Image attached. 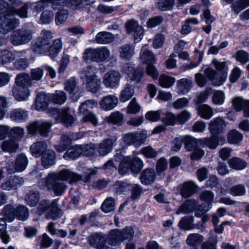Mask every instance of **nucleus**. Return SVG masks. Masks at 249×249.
I'll return each mask as SVG.
<instances>
[{"mask_svg": "<svg viewBox=\"0 0 249 249\" xmlns=\"http://www.w3.org/2000/svg\"><path fill=\"white\" fill-rule=\"evenodd\" d=\"M79 112L81 114L85 115V118L87 121L93 122L95 120V115L90 110L87 106L82 108L81 105L79 107Z\"/></svg>", "mask_w": 249, "mask_h": 249, "instance_id": "obj_63", "label": "nucleus"}, {"mask_svg": "<svg viewBox=\"0 0 249 249\" xmlns=\"http://www.w3.org/2000/svg\"><path fill=\"white\" fill-rule=\"evenodd\" d=\"M48 113L67 127L71 126L74 122L73 117L70 114V108L69 107H65L61 109L56 108H49Z\"/></svg>", "mask_w": 249, "mask_h": 249, "instance_id": "obj_9", "label": "nucleus"}, {"mask_svg": "<svg viewBox=\"0 0 249 249\" xmlns=\"http://www.w3.org/2000/svg\"><path fill=\"white\" fill-rule=\"evenodd\" d=\"M198 142L199 140L188 135V151H193L190 156H204L205 151L202 149L204 146L199 145Z\"/></svg>", "mask_w": 249, "mask_h": 249, "instance_id": "obj_23", "label": "nucleus"}, {"mask_svg": "<svg viewBox=\"0 0 249 249\" xmlns=\"http://www.w3.org/2000/svg\"><path fill=\"white\" fill-rule=\"evenodd\" d=\"M68 17V12L66 10L62 9L55 14V21L57 25H62L66 21Z\"/></svg>", "mask_w": 249, "mask_h": 249, "instance_id": "obj_58", "label": "nucleus"}, {"mask_svg": "<svg viewBox=\"0 0 249 249\" xmlns=\"http://www.w3.org/2000/svg\"><path fill=\"white\" fill-rule=\"evenodd\" d=\"M123 71L127 75V80L140 83L144 74V70L140 67L135 68L131 63H126L123 67Z\"/></svg>", "mask_w": 249, "mask_h": 249, "instance_id": "obj_11", "label": "nucleus"}, {"mask_svg": "<svg viewBox=\"0 0 249 249\" xmlns=\"http://www.w3.org/2000/svg\"><path fill=\"white\" fill-rule=\"evenodd\" d=\"M142 167L143 162L138 157H124L119 164V173L124 175L130 170L133 173L138 174Z\"/></svg>", "mask_w": 249, "mask_h": 249, "instance_id": "obj_7", "label": "nucleus"}, {"mask_svg": "<svg viewBox=\"0 0 249 249\" xmlns=\"http://www.w3.org/2000/svg\"><path fill=\"white\" fill-rule=\"evenodd\" d=\"M24 129L19 126L10 129L9 137L15 142L18 141L24 137Z\"/></svg>", "mask_w": 249, "mask_h": 249, "instance_id": "obj_45", "label": "nucleus"}, {"mask_svg": "<svg viewBox=\"0 0 249 249\" xmlns=\"http://www.w3.org/2000/svg\"><path fill=\"white\" fill-rule=\"evenodd\" d=\"M127 33L132 34L135 42H139L143 36V30L138 22L134 20H130L125 24Z\"/></svg>", "mask_w": 249, "mask_h": 249, "instance_id": "obj_16", "label": "nucleus"}, {"mask_svg": "<svg viewBox=\"0 0 249 249\" xmlns=\"http://www.w3.org/2000/svg\"><path fill=\"white\" fill-rule=\"evenodd\" d=\"M175 82L174 77L161 75L159 78V83L161 87L164 88H168L171 87Z\"/></svg>", "mask_w": 249, "mask_h": 249, "instance_id": "obj_57", "label": "nucleus"}, {"mask_svg": "<svg viewBox=\"0 0 249 249\" xmlns=\"http://www.w3.org/2000/svg\"><path fill=\"white\" fill-rule=\"evenodd\" d=\"M110 55L109 51L105 47L96 49H87L84 52L83 57L87 63L91 61L101 62L107 59Z\"/></svg>", "mask_w": 249, "mask_h": 249, "instance_id": "obj_8", "label": "nucleus"}, {"mask_svg": "<svg viewBox=\"0 0 249 249\" xmlns=\"http://www.w3.org/2000/svg\"><path fill=\"white\" fill-rule=\"evenodd\" d=\"M15 210L13 206L8 204L4 206L2 210L3 218L8 222H11L15 219Z\"/></svg>", "mask_w": 249, "mask_h": 249, "instance_id": "obj_53", "label": "nucleus"}, {"mask_svg": "<svg viewBox=\"0 0 249 249\" xmlns=\"http://www.w3.org/2000/svg\"><path fill=\"white\" fill-rule=\"evenodd\" d=\"M51 95L52 101L55 104L62 105L67 100L66 94L62 90H57L54 94Z\"/></svg>", "mask_w": 249, "mask_h": 249, "instance_id": "obj_54", "label": "nucleus"}, {"mask_svg": "<svg viewBox=\"0 0 249 249\" xmlns=\"http://www.w3.org/2000/svg\"><path fill=\"white\" fill-rule=\"evenodd\" d=\"M175 0H157L156 5L157 8L162 11L172 9Z\"/></svg>", "mask_w": 249, "mask_h": 249, "instance_id": "obj_51", "label": "nucleus"}, {"mask_svg": "<svg viewBox=\"0 0 249 249\" xmlns=\"http://www.w3.org/2000/svg\"><path fill=\"white\" fill-rule=\"evenodd\" d=\"M168 164L167 160L164 158H161L158 160L156 169L158 176H160L163 172L167 169Z\"/></svg>", "mask_w": 249, "mask_h": 249, "instance_id": "obj_62", "label": "nucleus"}, {"mask_svg": "<svg viewBox=\"0 0 249 249\" xmlns=\"http://www.w3.org/2000/svg\"><path fill=\"white\" fill-rule=\"evenodd\" d=\"M226 142V138L223 136H217L211 134V136L208 138L199 139V144L200 146H204L211 149H215L220 144H223Z\"/></svg>", "mask_w": 249, "mask_h": 249, "instance_id": "obj_15", "label": "nucleus"}, {"mask_svg": "<svg viewBox=\"0 0 249 249\" xmlns=\"http://www.w3.org/2000/svg\"><path fill=\"white\" fill-rule=\"evenodd\" d=\"M123 241L122 232L118 229L111 231L107 235V241L111 246L120 244Z\"/></svg>", "mask_w": 249, "mask_h": 249, "instance_id": "obj_33", "label": "nucleus"}, {"mask_svg": "<svg viewBox=\"0 0 249 249\" xmlns=\"http://www.w3.org/2000/svg\"><path fill=\"white\" fill-rule=\"evenodd\" d=\"M186 42L182 40H179L174 47V52L178 53L180 59L184 60L187 59V52L183 50L185 48Z\"/></svg>", "mask_w": 249, "mask_h": 249, "instance_id": "obj_46", "label": "nucleus"}, {"mask_svg": "<svg viewBox=\"0 0 249 249\" xmlns=\"http://www.w3.org/2000/svg\"><path fill=\"white\" fill-rule=\"evenodd\" d=\"M228 164L231 168L236 170H243L247 165V162L245 160L237 157H232L229 160Z\"/></svg>", "mask_w": 249, "mask_h": 249, "instance_id": "obj_38", "label": "nucleus"}, {"mask_svg": "<svg viewBox=\"0 0 249 249\" xmlns=\"http://www.w3.org/2000/svg\"><path fill=\"white\" fill-rule=\"evenodd\" d=\"M47 144L44 142H37L30 146L32 155L36 156H55V153L51 149H47Z\"/></svg>", "mask_w": 249, "mask_h": 249, "instance_id": "obj_17", "label": "nucleus"}, {"mask_svg": "<svg viewBox=\"0 0 249 249\" xmlns=\"http://www.w3.org/2000/svg\"><path fill=\"white\" fill-rule=\"evenodd\" d=\"M40 196L37 191H30L28 193L25 200L30 206L34 207L37 205Z\"/></svg>", "mask_w": 249, "mask_h": 249, "instance_id": "obj_50", "label": "nucleus"}, {"mask_svg": "<svg viewBox=\"0 0 249 249\" xmlns=\"http://www.w3.org/2000/svg\"><path fill=\"white\" fill-rule=\"evenodd\" d=\"M15 59L12 52L4 50L0 51V64H5L11 62Z\"/></svg>", "mask_w": 249, "mask_h": 249, "instance_id": "obj_52", "label": "nucleus"}, {"mask_svg": "<svg viewBox=\"0 0 249 249\" xmlns=\"http://www.w3.org/2000/svg\"><path fill=\"white\" fill-rule=\"evenodd\" d=\"M187 120V111L183 110L180 114L176 116L173 113L167 112L163 121L167 125H174L177 123L179 124H184Z\"/></svg>", "mask_w": 249, "mask_h": 249, "instance_id": "obj_19", "label": "nucleus"}, {"mask_svg": "<svg viewBox=\"0 0 249 249\" xmlns=\"http://www.w3.org/2000/svg\"><path fill=\"white\" fill-rule=\"evenodd\" d=\"M77 139V138L73 132H70L63 134L61 136L60 143L55 146V149L59 153L63 152L68 148L72 141H75Z\"/></svg>", "mask_w": 249, "mask_h": 249, "instance_id": "obj_25", "label": "nucleus"}, {"mask_svg": "<svg viewBox=\"0 0 249 249\" xmlns=\"http://www.w3.org/2000/svg\"><path fill=\"white\" fill-rule=\"evenodd\" d=\"M212 63L216 70L207 68L204 71L205 75L200 73L196 74V81L199 87H204L208 80L211 81L212 84L215 87L220 86L226 81L228 70L226 62H219L214 58Z\"/></svg>", "mask_w": 249, "mask_h": 249, "instance_id": "obj_2", "label": "nucleus"}, {"mask_svg": "<svg viewBox=\"0 0 249 249\" xmlns=\"http://www.w3.org/2000/svg\"><path fill=\"white\" fill-rule=\"evenodd\" d=\"M89 245L97 249H109L106 245V240L103 235L96 233L91 235L89 238Z\"/></svg>", "mask_w": 249, "mask_h": 249, "instance_id": "obj_26", "label": "nucleus"}, {"mask_svg": "<svg viewBox=\"0 0 249 249\" xmlns=\"http://www.w3.org/2000/svg\"><path fill=\"white\" fill-rule=\"evenodd\" d=\"M96 71V68L95 67L89 65L83 68L80 71V78L84 82L87 79H91L92 77H97V76L95 75Z\"/></svg>", "mask_w": 249, "mask_h": 249, "instance_id": "obj_40", "label": "nucleus"}, {"mask_svg": "<svg viewBox=\"0 0 249 249\" xmlns=\"http://www.w3.org/2000/svg\"><path fill=\"white\" fill-rule=\"evenodd\" d=\"M68 0H41L36 5L37 10L41 11L45 8V3H51L53 9H60L61 7L67 4Z\"/></svg>", "mask_w": 249, "mask_h": 249, "instance_id": "obj_31", "label": "nucleus"}, {"mask_svg": "<svg viewBox=\"0 0 249 249\" xmlns=\"http://www.w3.org/2000/svg\"><path fill=\"white\" fill-rule=\"evenodd\" d=\"M141 59L143 63L147 64L146 72L148 75H151L153 79H157L159 73L153 64L155 62V56L153 53L149 50L142 49L141 52Z\"/></svg>", "mask_w": 249, "mask_h": 249, "instance_id": "obj_10", "label": "nucleus"}, {"mask_svg": "<svg viewBox=\"0 0 249 249\" xmlns=\"http://www.w3.org/2000/svg\"><path fill=\"white\" fill-rule=\"evenodd\" d=\"M52 124L49 122L38 121L30 124L27 127L29 134L35 135L37 132L42 137H46L50 131Z\"/></svg>", "mask_w": 249, "mask_h": 249, "instance_id": "obj_12", "label": "nucleus"}, {"mask_svg": "<svg viewBox=\"0 0 249 249\" xmlns=\"http://www.w3.org/2000/svg\"><path fill=\"white\" fill-rule=\"evenodd\" d=\"M147 136L145 130H140L125 134L124 137V141L127 144L140 146L144 143Z\"/></svg>", "mask_w": 249, "mask_h": 249, "instance_id": "obj_13", "label": "nucleus"}, {"mask_svg": "<svg viewBox=\"0 0 249 249\" xmlns=\"http://www.w3.org/2000/svg\"><path fill=\"white\" fill-rule=\"evenodd\" d=\"M23 182L24 180L22 178L16 176H11L1 183L0 188L7 191L15 190L22 185Z\"/></svg>", "mask_w": 249, "mask_h": 249, "instance_id": "obj_24", "label": "nucleus"}, {"mask_svg": "<svg viewBox=\"0 0 249 249\" xmlns=\"http://www.w3.org/2000/svg\"><path fill=\"white\" fill-rule=\"evenodd\" d=\"M114 188L116 193L125 194L130 190L131 185L127 181H117L114 185Z\"/></svg>", "mask_w": 249, "mask_h": 249, "instance_id": "obj_48", "label": "nucleus"}, {"mask_svg": "<svg viewBox=\"0 0 249 249\" xmlns=\"http://www.w3.org/2000/svg\"><path fill=\"white\" fill-rule=\"evenodd\" d=\"M62 215V211L58 208L57 200L56 199L53 200L52 205L46 214V218L56 220Z\"/></svg>", "mask_w": 249, "mask_h": 249, "instance_id": "obj_34", "label": "nucleus"}, {"mask_svg": "<svg viewBox=\"0 0 249 249\" xmlns=\"http://www.w3.org/2000/svg\"><path fill=\"white\" fill-rule=\"evenodd\" d=\"M95 149L89 145H75L69 148L63 156H94Z\"/></svg>", "mask_w": 249, "mask_h": 249, "instance_id": "obj_14", "label": "nucleus"}, {"mask_svg": "<svg viewBox=\"0 0 249 249\" xmlns=\"http://www.w3.org/2000/svg\"><path fill=\"white\" fill-rule=\"evenodd\" d=\"M198 114L201 118L209 119L213 115V110L211 107L206 104L202 105L197 108Z\"/></svg>", "mask_w": 249, "mask_h": 249, "instance_id": "obj_42", "label": "nucleus"}, {"mask_svg": "<svg viewBox=\"0 0 249 249\" xmlns=\"http://www.w3.org/2000/svg\"><path fill=\"white\" fill-rule=\"evenodd\" d=\"M214 198V194L211 191L205 190L200 195V199L205 202L208 206V210L212 207V203Z\"/></svg>", "mask_w": 249, "mask_h": 249, "instance_id": "obj_55", "label": "nucleus"}, {"mask_svg": "<svg viewBox=\"0 0 249 249\" xmlns=\"http://www.w3.org/2000/svg\"><path fill=\"white\" fill-rule=\"evenodd\" d=\"M35 32L36 28L34 24L31 22L27 23L12 33L10 41L14 46L27 44L32 39Z\"/></svg>", "mask_w": 249, "mask_h": 249, "instance_id": "obj_6", "label": "nucleus"}, {"mask_svg": "<svg viewBox=\"0 0 249 249\" xmlns=\"http://www.w3.org/2000/svg\"><path fill=\"white\" fill-rule=\"evenodd\" d=\"M81 179V177L70 170L63 169L59 172H52L43 178L40 183L47 190L53 191L56 196H61L67 188L64 182L69 180V183L72 184Z\"/></svg>", "mask_w": 249, "mask_h": 249, "instance_id": "obj_1", "label": "nucleus"}, {"mask_svg": "<svg viewBox=\"0 0 249 249\" xmlns=\"http://www.w3.org/2000/svg\"><path fill=\"white\" fill-rule=\"evenodd\" d=\"M226 124L224 120L221 117L213 119L209 124V130L211 134L217 136H222Z\"/></svg>", "mask_w": 249, "mask_h": 249, "instance_id": "obj_18", "label": "nucleus"}, {"mask_svg": "<svg viewBox=\"0 0 249 249\" xmlns=\"http://www.w3.org/2000/svg\"><path fill=\"white\" fill-rule=\"evenodd\" d=\"M205 19V22L207 25L204 26L202 27V30L207 34H209L212 30V26L211 24L214 20V18L211 15V11L209 9H205L203 11V15L200 16Z\"/></svg>", "mask_w": 249, "mask_h": 249, "instance_id": "obj_41", "label": "nucleus"}, {"mask_svg": "<svg viewBox=\"0 0 249 249\" xmlns=\"http://www.w3.org/2000/svg\"><path fill=\"white\" fill-rule=\"evenodd\" d=\"M18 148V144L13 140L10 139L3 141L0 147V155L2 152L12 154L16 152Z\"/></svg>", "mask_w": 249, "mask_h": 249, "instance_id": "obj_32", "label": "nucleus"}, {"mask_svg": "<svg viewBox=\"0 0 249 249\" xmlns=\"http://www.w3.org/2000/svg\"><path fill=\"white\" fill-rule=\"evenodd\" d=\"M203 241V236L198 233L190 234L188 235V246L196 247L199 246Z\"/></svg>", "mask_w": 249, "mask_h": 249, "instance_id": "obj_49", "label": "nucleus"}, {"mask_svg": "<svg viewBox=\"0 0 249 249\" xmlns=\"http://www.w3.org/2000/svg\"><path fill=\"white\" fill-rule=\"evenodd\" d=\"M51 101H52L51 95L44 92L37 93L35 100V108L37 111L46 109Z\"/></svg>", "mask_w": 249, "mask_h": 249, "instance_id": "obj_22", "label": "nucleus"}, {"mask_svg": "<svg viewBox=\"0 0 249 249\" xmlns=\"http://www.w3.org/2000/svg\"><path fill=\"white\" fill-rule=\"evenodd\" d=\"M65 89L71 94H75L77 91L76 80L74 78L68 79L65 83Z\"/></svg>", "mask_w": 249, "mask_h": 249, "instance_id": "obj_60", "label": "nucleus"}, {"mask_svg": "<svg viewBox=\"0 0 249 249\" xmlns=\"http://www.w3.org/2000/svg\"><path fill=\"white\" fill-rule=\"evenodd\" d=\"M227 138L229 144H238L243 140V135L236 129H233L229 131Z\"/></svg>", "mask_w": 249, "mask_h": 249, "instance_id": "obj_36", "label": "nucleus"}, {"mask_svg": "<svg viewBox=\"0 0 249 249\" xmlns=\"http://www.w3.org/2000/svg\"><path fill=\"white\" fill-rule=\"evenodd\" d=\"M115 208V201L113 198L108 197L101 206V210L105 213H108L113 211Z\"/></svg>", "mask_w": 249, "mask_h": 249, "instance_id": "obj_61", "label": "nucleus"}, {"mask_svg": "<svg viewBox=\"0 0 249 249\" xmlns=\"http://www.w3.org/2000/svg\"><path fill=\"white\" fill-rule=\"evenodd\" d=\"M28 116V111L22 108L13 109L10 115V118L13 121L19 123L26 121Z\"/></svg>", "mask_w": 249, "mask_h": 249, "instance_id": "obj_27", "label": "nucleus"}, {"mask_svg": "<svg viewBox=\"0 0 249 249\" xmlns=\"http://www.w3.org/2000/svg\"><path fill=\"white\" fill-rule=\"evenodd\" d=\"M234 57L237 61L243 64L249 61V54L243 50H238L234 55Z\"/></svg>", "mask_w": 249, "mask_h": 249, "instance_id": "obj_59", "label": "nucleus"}, {"mask_svg": "<svg viewBox=\"0 0 249 249\" xmlns=\"http://www.w3.org/2000/svg\"><path fill=\"white\" fill-rule=\"evenodd\" d=\"M124 115L119 111H115L111 113L107 118V121L109 123L121 126L123 123Z\"/></svg>", "mask_w": 249, "mask_h": 249, "instance_id": "obj_47", "label": "nucleus"}, {"mask_svg": "<svg viewBox=\"0 0 249 249\" xmlns=\"http://www.w3.org/2000/svg\"><path fill=\"white\" fill-rule=\"evenodd\" d=\"M113 142L110 139L104 140L98 146V150L100 156H106L112 150Z\"/></svg>", "mask_w": 249, "mask_h": 249, "instance_id": "obj_35", "label": "nucleus"}, {"mask_svg": "<svg viewBox=\"0 0 249 249\" xmlns=\"http://www.w3.org/2000/svg\"><path fill=\"white\" fill-rule=\"evenodd\" d=\"M246 192L245 187L241 184L232 186L229 190V193L234 196H244Z\"/></svg>", "mask_w": 249, "mask_h": 249, "instance_id": "obj_56", "label": "nucleus"}, {"mask_svg": "<svg viewBox=\"0 0 249 249\" xmlns=\"http://www.w3.org/2000/svg\"><path fill=\"white\" fill-rule=\"evenodd\" d=\"M114 39V35L110 32L103 31L98 33L95 37L96 43L99 44H107Z\"/></svg>", "mask_w": 249, "mask_h": 249, "instance_id": "obj_37", "label": "nucleus"}, {"mask_svg": "<svg viewBox=\"0 0 249 249\" xmlns=\"http://www.w3.org/2000/svg\"><path fill=\"white\" fill-rule=\"evenodd\" d=\"M33 85L30 76L26 73L18 75L15 79V85L12 89V94L18 101L27 100L30 95L29 87Z\"/></svg>", "mask_w": 249, "mask_h": 249, "instance_id": "obj_5", "label": "nucleus"}, {"mask_svg": "<svg viewBox=\"0 0 249 249\" xmlns=\"http://www.w3.org/2000/svg\"><path fill=\"white\" fill-rule=\"evenodd\" d=\"M156 178V175L154 169L146 168L143 170L140 176L141 183L145 185H149L152 184Z\"/></svg>", "mask_w": 249, "mask_h": 249, "instance_id": "obj_28", "label": "nucleus"}, {"mask_svg": "<svg viewBox=\"0 0 249 249\" xmlns=\"http://www.w3.org/2000/svg\"><path fill=\"white\" fill-rule=\"evenodd\" d=\"M27 164L28 160L26 157H18L15 163L13 162L8 163L7 171L9 174L21 172L25 170Z\"/></svg>", "mask_w": 249, "mask_h": 249, "instance_id": "obj_21", "label": "nucleus"}, {"mask_svg": "<svg viewBox=\"0 0 249 249\" xmlns=\"http://www.w3.org/2000/svg\"><path fill=\"white\" fill-rule=\"evenodd\" d=\"M29 216L28 208L24 205H19L15 210V218L22 221L26 220Z\"/></svg>", "mask_w": 249, "mask_h": 249, "instance_id": "obj_44", "label": "nucleus"}, {"mask_svg": "<svg viewBox=\"0 0 249 249\" xmlns=\"http://www.w3.org/2000/svg\"><path fill=\"white\" fill-rule=\"evenodd\" d=\"M249 104V100L238 98L233 102V106L236 111H241Z\"/></svg>", "mask_w": 249, "mask_h": 249, "instance_id": "obj_64", "label": "nucleus"}, {"mask_svg": "<svg viewBox=\"0 0 249 249\" xmlns=\"http://www.w3.org/2000/svg\"><path fill=\"white\" fill-rule=\"evenodd\" d=\"M28 8V4L25 3L19 8H14L11 13H7L0 17V33L6 34L17 27L19 24V21L15 16L27 18Z\"/></svg>", "mask_w": 249, "mask_h": 249, "instance_id": "obj_4", "label": "nucleus"}, {"mask_svg": "<svg viewBox=\"0 0 249 249\" xmlns=\"http://www.w3.org/2000/svg\"><path fill=\"white\" fill-rule=\"evenodd\" d=\"M83 83L85 84L87 90L93 94H97L101 90V80L97 76L87 79Z\"/></svg>", "mask_w": 249, "mask_h": 249, "instance_id": "obj_29", "label": "nucleus"}, {"mask_svg": "<svg viewBox=\"0 0 249 249\" xmlns=\"http://www.w3.org/2000/svg\"><path fill=\"white\" fill-rule=\"evenodd\" d=\"M52 33L49 31H42L41 36L33 42L31 48L37 54H46L52 59L55 58L62 48V42L59 38L55 39L51 44Z\"/></svg>", "mask_w": 249, "mask_h": 249, "instance_id": "obj_3", "label": "nucleus"}, {"mask_svg": "<svg viewBox=\"0 0 249 249\" xmlns=\"http://www.w3.org/2000/svg\"><path fill=\"white\" fill-rule=\"evenodd\" d=\"M118 99L114 95H109L104 97L100 102L102 108L105 110H110L118 104Z\"/></svg>", "mask_w": 249, "mask_h": 249, "instance_id": "obj_30", "label": "nucleus"}, {"mask_svg": "<svg viewBox=\"0 0 249 249\" xmlns=\"http://www.w3.org/2000/svg\"><path fill=\"white\" fill-rule=\"evenodd\" d=\"M134 54V48L130 45H124L120 48V57L127 60L131 59Z\"/></svg>", "mask_w": 249, "mask_h": 249, "instance_id": "obj_43", "label": "nucleus"}, {"mask_svg": "<svg viewBox=\"0 0 249 249\" xmlns=\"http://www.w3.org/2000/svg\"><path fill=\"white\" fill-rule=\"evenodd\" d=\"M121 78L120 73L112 70L106 73L103 78V83L106 87L114 88L118 87Z\"/></svg>", "mask_w": 249, "mask_h": 249, "instance_id": "obj_20", "label": "nucleus"}, {"mask_svg": "<svg viewBox=\"0 0 249 249\" xmlns=\"http://www.w3.org/2000/svg\"><path fill=\"white\" fill-rule=\"evenodd\" d=\"M134 94V86L127 84L125 85L124 89L122 90L120 100L122 102H125L130 99Z\"/></svg>", "mask_w": 249, "mask_h": 249, "instance_id": "obj_39", "label": "nucleus"}]
</instances>
